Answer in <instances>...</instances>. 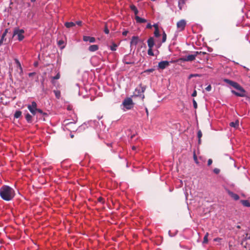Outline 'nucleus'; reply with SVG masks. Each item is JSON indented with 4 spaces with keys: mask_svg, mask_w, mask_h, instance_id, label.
I'll use <instances>...</instances> for the list:
<instances>
[{
    "mask_svg": "<svg viewBox=\"0 0 250 250\" xmlns=\"http://www.w3.org/2000/svg\"><path fill=\"white\" fill-rule=\"evenodd\" d=\"M15 195V190L9 186L3 185L0 188V197L4 201L12 200Z\"/></svg>",
    "mask_w": 250,
    "mask_h": 250,
    "instance_id": "nucleus-1",
    "label": "nucleus"
},
{
    "mask_svg": "<svg viewBox=\"0 0 250 250\" xmlns=\"http://www.w3.org/2000/svg\"><path fill=\"white\" fill-rule=\"evenodd\" d=\"M24 32L23 29L16 28L14 30L13 36V37H16L19 41H21L24 38Z\"/></svg>",
    "mask_w": 250,
    "mask_h": 250,
    "instance_id": "nucleus-2",
    "label": "nucleus"
},
{
    "mask_svg": "<svg viewBox=\"0 0 250 250\" xmlns=\"http://www.w3.org/2000/svg\"><path fill=\"white\" fill-rule=\"evenodd\" d=\"M201 52L196 51L193 54L189 55L185 57L181 58L180 60L183 62H191L194 61L196 57L201 53Z\"/></svg>",
    "mask_w": 250,
    "mask_h": 250,
    "instance_id": "nucleus-3",
    "label": "nucleus"
},
{
    "mask_svg": "<svg viewBox=\"0 0 250 250\" xmlns=\"http://www.w3.org/2000/svg\"><path fill=\"white\" fill-rule=\"evenodd\" d=\"M122 104L126 110L131 109L133 106V101L130 98L125 99Z\"/></svg>",
    "mask_w": 250,
    "mask_h": 250,
    "instance_id": "nucleus-4",
    "label": "nucleus"
},
{
    "mask_svg": "<svg viewBox=\"0 0 250 250\" xmlns=\"http://www.w3.org/2000/svg\"><path fill=\"white\" fill-rule=\"evenodd\" d=\"M224 81L225 82H226V83L229 84V85H230L231 86H232L235 89L243 91V88L238 83H237L235 82H233L232 81H231L230 80L227 79H224Z\"/></svg>",
    "mask_w": 250,
    "mask_h": 250,
    "instance_id": "nucleus-5",
    "label": "nucleus"
},
{
    "mask_svg": "<svg viewBox=\"0 0 250 250\" xmlns=\"http://www.w3.org/2000/svg\"><path fill=\"white\" fill-rule=\"evenodd\" d=\"M37 104L35 101L32 102L31 104H28L27 105L28 109L33 115H35L37 113Z\"/></svg>",
    "mask_w": 250,
    "mask_h": 250,
    "instance_id": "nucleus-6",
    "label": "nucleus"
},
{
    "mask_svg": "<svg viewBox=\"0 0 250 250\" xmlns=\"http://www.w3.org/2000/svg\"><path fill=\"white\" fill-rule=\"evenodd\" d=\"M186 25V21L184 20H181L177 23V27L181 31L185 29Z\"/></svg>",
    "mask_w": 250,
    "mask_h": 250,
    "instance_id": "nucleus-7",
    "label": "nucleus"
},
{
    "mask_svg": "<svg viewBox=\"0 0 250 250\" xmlns=\"http://www.w3.org/2000/svg\"><path fill=\"white\" fill-rule=\"evenodd\" d=\"M169 65V62L168 61H161L158 63V67L161 69H164Z\"/></svg>",
    "mask_w": 250,
    "mask_h": 250,
    "instance_id": "nucleus-8",
    "label": "nucleus"
},
{
    "mask_svg": "<svg viewBox=\"0 0 250 250\" xmlns=\"http://www.w3.org/2000/svg\"><path fill=\"white\" fill-rule=\"evenodd\" d=\"M123 62L127 64L134 63V62L130 59V56L129 55H126L124 57L123 59Z\"/></svg>",
    "mask_w": 250,
    "mask_h": 250,
    "instance_id": "nucleus-9",
    "label": "nucleus"
},
{
    "mask_svg": "<svg viewBox=\"0 0 250 250\" xmlns=\"http://www.w3.org/2000/svg\"><path fill=\"white\" fill-rule=\"evenodd\" d=\"M139 42V38L137 36H133L130 42V46H136Z\"/></svg>",
    "mask_w": 250,
    "mask_h": 250,
    "instance_id": "nucleus-10",
    "label": "nucleus"
},
{
    "mask_svg": "<svg viewBox=\"0 0 250 250\" xmlns=\"http://www.w3.org/2000/svg\"><path fill=\"white\" fill-rule=\"evenodd\" d=\"M83 40L84 42H89L91 43L95 42V41H96L94 37L86 36H84L83 37Z\"/></svg>",
    "mask_w": 250,
    "mask_h": 250,
    "instance_id": "nucleus-11",
    "label": "nucleus"
},
{
    "mask_svg": "<svg viewBox=\"0 0 250 250\" xmlns=\"http://www.w3.org/2000/svg\"><path fill=\"white\" fill-rule=\"evenodd\" d=\"M147 45L148 48H152L154 45V39L153 37H150L147 41Z\"/></svg>",
    "mask_w": 250,
    "mask_h": 250,
    "instance_id": "nucleus-12",
    "label": "nucleus"
},
{
    "mask_svg": "<svg viewBox=\"0 0 250 250\" xmlns=\"http://www.w3.org/2000/svg\"><path fill=\"white\" fill-rule=\"evenodd\" d=\"M228 193L235 200H238L239 199V196L237 194H235L230 190H228Z\"/></svg>",
    "mask_w": 250,
    "mask_h": 250,
    "instance_id": "nucleus-13",
    "label": "nucleus"
},
{
    "mask_svg": "<svg viewBox=\"0 0 250 250\" xmlns=\"http://www.w3.org/2000/svg\"><path fill=\"white\" fill-rule=\"evenodd\" d=\"M135 19L137 23H145L146 22V19L142 18L138 16H136Z\"/></svg>",
    "mask_w": 250,
    "mask_h": 250,
    "instance_id": "nucleus-14",
    "label": "nucleus"
},
{
    "mask_svg": "<svg viewBox=\"0 0 250 250\" xmlns=\"http://www.w3.org/2000/svg\"><path fill=\"white\" fill-rule=\"evenodd\" d=\"M99 49V46L98 45L94 44V45H91L88 48V50L90 52H95L97 50H98Z\"/></svg>",
    "mask_w": 250,
    "mask_h": 250,
    "instance_id": "nucleus-15",
    "label": "nucleus"
},
{
    "mask_svg": "<svg viewBox=\"0 0 250 250\" xmlns=\"http://www.w3.org/2000/svg\"><path fill=\"white\" fill-rule=\"evenodd\" d=\"M186 3V0H179L178 1V7L180 10H182Z\"/></svg>",
    "mask_w": 250,
    "mask_h": 250,
    "instance_id": "nucleus-16",
    "label": "nucleus"
},
{
    "mask_svg": "<svg viewBox=\"0 0 250 250\" xmlns=\"http://www.w3.org/2000/svg\"><path fill=\"white\" fill-rule=\"evenodd\" d=\"M130 8L132 11H133L135 16H137L139 11L137 7L134 5L131 4L130 5Z\"/></svg>",
    "mask_w": 250,
    "mask_h": 250,
    "instance_id": "nucleus-17",
    "label": "nucleus"
},
{
    "mask_svg": "<svg viewBox=\"0 0 250 250\" xmlns=\"http://www.w3.org/2000/svg\"><path fill=\"white\" fill-rule=\"evenodd\" d=\"M15 61L17 65V67L20 69V74H22L23 72V70L20 62L19 61L18 59H15Z\"/></svg>",
    "mask_w": 250,
    "mask_h": 250,
    "instance_id": "nucleus-18",
    "label": "nucleus"
},
{
    "mask_svg": "<svg viewBox=\"0 0 250 250\" xmlns=\"http://www.w3.org/2000/svg\"><path fill=\"white\" fill-rule=\"evenodd\" d=\"M229 125L231 127H233L235 128H237L239 126V121L238 120H236L235 122H231L229 124Z\"/></svg>",
    "mask_w": 250,
    "mask_h": 250,
    "instance_id": "nucleus-19",
    "label": "nucleus"
},
{
    "mask_svg": "<svg viewBox=\"0 0 250 250\" xmlns=\"http://www.w3.org/2000/svg\"><path fill=\"white\" fill-rule=\"evenodd\" d=\"M60 78V74L59 72H58V73H57V74H56V75L55 76L52 77L51 83H52V84L55 85V80L59 79Z\"/></svg>",
    "mask_w": 250,
    "mask_h": 250,
    "instance_id": "nucleus-20",
    "label": "nucleus"
},
{
    "mask_svg": "<svg viewBox=\"0 0 250 250\" xmlns=\"http://www.w3.org/2000/svg\"><path fill=\"white\" fill-rule=\"evenodd\" d=\"M25 119L28 123H31L32 122V117L29 113H27L25 115Z\"/></svg>",
    "mask_w": 250,
    "mask_h": 250,
    "instance_id": "nucleus-21",
    "label": "nucleus"
},
{
    "mask_svg": "<svg viewBox=\"0 0 250 250\" xmlns=\"http://www.w3.org/2000/svg\"><path fill=\"white\" fill-rule=\"evenodd\" d=\"M241 202L244 206L247 207H250V203L249 202V201L246 200H241Z\"/></svg>",
    "mask_w": 250,
    "mask_h": 250,
    "instance_id": "nucleus-22",
    "label": "nucleus"
},
{
    "mask_svg": "<svg viewBox=\"0 0 250 250\" xmlns=\"http://www.w3.org/2000/svg\"><path fill=\"white\" fill-rule=\"evenodd\" d=\"M75 24L73 22H66L65 23L64 25L67 28H70L73 27L75 25Z\"/></svg>",
    "mask_w": 250,
    "mask_h": 250,
    "instance_id": "nucleus-23",
    "label": "nucleus"
},
{
    "mask_svg": "<svg viewBox=\"0 0 250 250\" xmlns=\"http://www.w3.org/2000/svg\"><path fill=\"white\" fill-rule=\"evenodd\" d=\"M146 90V87L145 86H142L140 85L139 87H137L135 89V91L137 92L138 91H141V93H143Z\"/></svg>",
    "mask_w": 250,
    "mask_h": 250,
    "instance_id": "nucleus-24",
    "label": "nucleus"
},
{
    "mask_svg": "<svg viewBox=\"0 0 250 250\" xmlns=\"http://www.w3.org/2000/svg\"><path fill=\"white\" fill-rule=\"evenodd\" d=\"M118 47V45L116 44L115 43H112V45L109 46V48L112 51H116L117 50Z\"/></svg>",
    "mask_w": 250,
    "mask_h": 250,
    "instance_id": "nucleus-25",
    "label": "nucleus"
},
{
    "mask_svg": "<svg viewBox=\"0 0 250 250\" xmlns=\"http://www.w3.org/2000/svg\"><path fill=\"white\" fill-rule=\"evenodd\" d=\"M7 33V29H6L5 31L3 32V33L2 35L1 40L0 41V44H1L3 42V40L6 35V34Z\"/></svg>",
    "mask_w": 250,
    "mask_h": 250,
    "instance_id": "nucleus-26",
    "label": "nucleus"
},
{
    "mask_svg": "<svg viewBox=\"0 0 250 250\" xmlns=\"http://www.w3.org/2000/svg\"><path fill=\"white\" fill-rule=\"evenodd\" d=\"M202 136V133L200 130H199L197 132V137L198 138V143L199 144L201 143V139Z\"/></svg>",
    "mask_w": 250,
    "mask_h": 250,
    "instance_id": "nucleus-27",
    "label": "nucleus"
},
{
    "mask_svg": "<svg viewBox=\"0 0 250 250\" xmlns=\"http://www.w3.org/2000/svg\"><path fill=\"white\" fill-rule=\"evenodd\" d=\"M21 115V112L20 110L16 111L14 114V117L15 118H19Z\"/></svg>",
    "mask_w": 250,
    "mask_h": 250,
    "instance_id": "nucleus-28",
    "label": "nucleus"
},
{
    "mask_svg": "<svg viewBox=\"0 0 250 250\" xmlns=\"http://www.w3.org/2000/svg\"><path fill=\"white\" fill-rule=\"evenodd\" d=\"M54 93L57 98L59 99L61 96V92L58 90H54Z\"/></svg>",
    "mask_w": 250,
    "mask_h": 250,
    "instance_id": "nucleus-29",
    "label": "nucleus"
},
{
    "mask_svg": "<svg viewBox=\"0 0 250 250\" xmlns=\"http://www.w3.org/2000/svg\"><path fill=\"white\" fill-rule=\"evenodd\" d=\"M208 233L207 232L205 234L204 237L203 243H208Z\"/></svg>",
    "mask_w": 250,
    "mask_h": 250,
    "instance_id": "nucleus-30",
    "label": "nucleus"
},
{
    "mask_svg": "<svg viewBox=\"0 0 250 250\" xmlns=\"http://www.w3.org/2000/svg\"><path fill=\"white\" fill-rule=\"evenodd\" d=\"M147 54L148 55L151 56H153L154 55L153 52L152 51V48H148V49L147 51Z\"/></svg>",
    "mask_w": 250,
    "mask_h": 250,
    "instance_id": "nucleus-31",
    "label": "nucleus"
},
{
    "mask_svg": "<svg viewBox=\"0 0 250 250\" xmlns=\"http://www.w3.org/2000/svg\"><path fill=\"white\" fill-rule=\"evenodd\" d=\"M200 75L198 74H191L189 75L188 78L191 79L192 77H200Z\"/></svg>",
    "mask_w": 250,
    "mask_h": 250,
    "instance_id": "nucleus-32",
    "label": "nucleus"
},
{
    "mask_svg": "<svg viewBox=\"0 0 250 250\" xmlns=\"http://www.w3.org/2000/svg\"><path fill=\"white\" fill-rule=\"evenodd\" d=\"M154 36L156 37H159L160 36V35L159 29L158 30H155L154 32Z\"/></svg>",
    "mask_w": 250,
    "mask_h": 250,
    "instance_id": "nucleus-33",
    "label": "nucleus"
},
{
    "mask_svg": "<svg viewBox=\"0 0 250 250\" xmlns=\"http://www.w3.org/2000/svg\"><path fill=\"white\" fill-rule=\"evenodd\" d=\"M167 39V35L165 32H163V39H162V42H166Z\"/></svg>",
    "mask_w": 250,
    "mask_h": 250,
    "instance_id": "nucleus-34",
    "label": "nucleus"
},
{
    "mask_svg": "<svg viewBox=\"0 0 250 250\" xmlns=\"http://www.w3.org/2000/svg\"><path fill=\"white\" fill-rule=\"evenodd\" d=\"M104 32L105 34H109V30H108V29L107 28V26L105 25V28H104Z\"/></svg>",
    "mask_w": 250,
    "mask_h": 250,
    "instance_id": "nucleus-35",
    "label": "nucleus"
},
{
    "mask_svg": "<svg viewBox=\"0 0 250 250\" xmlns=\"http://www.w3.org/2000/svg\"><path fill=\"white\" fill-rule=\"evenodd\" d=\"M231 92H232V93H233L234 94H235V95H236V96H242V95H241V94H239V93H238V92H237L235 91L234 90H232V91H231Z\"/></svg>",
    "mask_w": 250,
    "mask_h": 250,
    "instance_id": "nucleus-36",
    "label": "nucleus"
},
{
    "mask_svg": "<svg viewBox=\"0 0 250 250\" xmlns=\"http://www.w3.org/2000/svg\"><path fill=\"white\" fill-rule=\"evenodd\" d=\"M193 104L194 108L195 109L197 108V104L194 99L193 100Z\"/></svg>",
    "mask_w": 250,
    "mask_h": 250,
    "instance_id": "nucleus-37",
    "label": "nucleus"
},
{
    "mask_svg": "<svg viewBox=\"0 0 250 250\" xmlns=\"http://www.w3.org/2000/svg\"><path fill=\"white\" fill-rule=\"evenodd\" d=\"M213 172L215 174H218L220 172V169L217 168H215L213 169Z\"/></svg>",
    "mask_w": 250,
    "mask_h": 250,
    "instance_id": "nucleus-38",
    "label": "nucleus"
},
{
    "mask_svg": "<svg viewBox=\"0 0 250 250\" xmlns=\"http://www.w3.org/2000/svg\"><path fill=\"white\" fill-rule=\"evenodd\" d=\"M206 90L207 91H210L211 90V85L209 84L208 85L206 88Z\"/></svg>",
    "mask_w": 250,
    "mask_h": 250,
    "instance_id": "nucleus-39",
    "label": "nucleus"
},
{
    "mask_svg": "<svg viewBox=\"0 0 250 250\" xmlns=\"http://www.w3.org/2000/svg\"><path fill=\"white\" fill-rule=\"evenodd\" d=\"M154 70V69H153V68L148 69L146 70L145 71V72L151 73V72H152Z\"/></svg>",
    "mask_w": 250,
    "mask_h": 250,
    "instance_id": "nucleus-40",
    "label": "nucleus"
},
{
    "mask_svg": "<svg viewBox=\"0 0 250 250\" xmlns=\"http://www.w3.org/2000/svg\"><path fill=\"white\" fill-rule=\"evenodd\" d=\"M142 93H141V91H138L137 92H136L135 91V94L136 95V96H140V95H141Z\"/></svg>",
    "mask_w": 250,
    "mask_h": 250,
    "instance_id": "nucleus-41",
    "label": "nucleus"
},
{
    "mask_svg": "<svg viewBox=\"0 0 250 250\" xmlns=\"http://www.w3.org/2000/svg\"><path fill=\"white\" fill-rule=\"evenodd\" d=\"M128 33V31L127 30H125L123 32L122 34L124 36H126Z\"/></svg>",
    "mask_w": 250,
    "mask_h": 250,
    "instance_id": "nucleus-42",
    "label": "nucleus"
},
{
    "mask_svg": "<svg viewBox=\"0 0 250 250\" xmlns=\"http://www.w3.org/2000/svg\"><path fill=\"white\" fill-rule=\"evenodd\" d=\"M153 26V25H152L150 23H148L147 25H146V28H148V29H150L152 28V27Z\"/></svg>",
    "mask_w": 250,
    "mask_h": 250,
    "instance_id": "nucleus-43",
    "label": "nucleus"
},
{
    "mask_svg": "<svg viewBox=\"0 0 250 250\" xmlns=\"http://www.w3.org/2000/svg\"><path fill=\"white\" fill-rule=\"evenodd\" d=\"M37 112H38L40 114H44L45 113L43 112L42 110L40 109H39V108H37Z\"/></svg>",
    "mask_w": 250,
    "mask_h": 250,
    "instance_id": "nucleus-44",
    "label": "nucleus"
},
{
    "mask_svg": "<svg viewBox=\"0 0 250 250\" xmlns=\"http://www.w3.org/2000/svg\"><path fill=\"white\" fill-rule=\"evenodd\" d=\"M153 26L154 27L155 30H158L159 29L158 24H156H156H154L153 25Z\"/></svg>",
    "mask_w": 250,
    "mask_h": 250,
    "instance_id": "nucleus-45",
    "label": "nucleus"
},
{
    "mask_svg": "<svg viewBox=\"0 0 250 250\" xmlns=\"http://www.w3.org/2000/svg\"><path fill=\"white\" fill-rule=\"evenodd\" d=\"M196 95H197V92H196V90H194L192 94V96L195 97V96H196Z\"/></svg>",
    "mask_w": 250,
    "mask_h": 250,
    "instance_id": "nucleus-46",
    "label": "nucleus"
},
{
    "mask_svg": "<svg viewBox=\"0 0 250 250\" xmlns=\"http://www.w3.org/2000/svg\"><path fill=\"white\" fill-rule=\"evenodd\" d=\"M212 163V161L211 159H209L208 161V166H210Z\"/></svg>",
    "mask_w": 250,
    "mask_h": 250,
    "instance_id": "nucleus-47",
    "label": "nucleus"
},
{
    "mask_svg": "<svg viewBox=\"0 0 250 250\" xmlns=\"http://www.w3.org/2000/svg\"><path fill=\"white\" fill-rule=\"evenodd\" d=\"M82 21H78L76 22V23L77 24H78V25H82Z\"/></svg>",
    "mask_w": 250,
    "mask_h": 250,
    "instance_id": "nucleus-48",
    "label": "nucleus"
},
{
    "mask_svg": "<svg viewBox=\"0 0 250 250\" xmlns=\"http://www.w3.org/2000/svg\"><path fill=\"white\" fill-rule=\"evenodd\" d=\"M35 74V73L32 72V73H29L28 75L29 77H31V76L34 75Z\"/></svg>",
    "mask_w": 250,
    "mask_h": 250,
    "instance_id": "nucleus-49",
    "label": "nucleus"
},
{
    "mask_svg": "<svg viewBox=\"0 0 250 250\" xmlns=\"http://www.w3.org/2000/svg\"><path fill=\"white\" fill-rule=\"evenodd\" d=\"M146 112L147 116H148V111L147 108H146Z\"/></svg>",
    "mask_w": 250,
    "mask_h": 250,
    "instance_id": "nucleus-50",
    "label": "nucleus"
},
{
    "mask_svg": "<svg viewBox=\"0 0 250 250\" xmlns=\"http://www.w3.org/2000/svg\"><path fill=\"white\" fill-rule=\"evenodd\" d=\"M132 150H135L136 149V146H133L132 147Z\"/></svg>",
    "mask_w": 250,
    "mask_h": 250,
    "instance_id": "nucleus-51",
    "label": "nucleus"
},
{
    "mask_svg": "<svg viewBox=\"0 0 250 250\" xmlns=\"http://www.w3.org/2000/svg\"><path fill=\"white\" fill-rule=\"evenodd\" d=\"M194 160L196 162V163H197V158H196V156L195 155L194 156Z\"/></svg>",
    "mask_w": 250,
    "mask_h": 250,
    "instance_id": "nucleus-52",
    "label": "nucleus"
},
{
    "mask_svg": "<svg viewBox=\"0 0 250 250\" xmlns=\"http://www.w3.org/2000/svg\"><path fill=\"white\" fill-rule=\"evenodd\" d=\"M102 200V198H99V201L100 202H101V201Z\"/></svg>",
    "mask_w": 250,
    "mask_h": 250,
    "instance_id": "nucleus-53",
    "label": "nucleus"
},
{
    "mask_svg": "<svg viewBox=\"0 0 250 250\" xmlns=\"http://www.w3.org/2000/svg\"><path fill=\"white\" fill-rule=\"evenodd\" d=\"M36 1V0H31V1L32 2H34Z\"/></svg>",
    "mask_w": 250,
    "mask_h": 250,
    "instance_id": "nucleus-54",
    "label": "nucleus"
},
{
    "mask_svg": "<svg viewBox=\"0 0 250 250\" xmlns=\"http://www.w3.org/2000/svg\"><path fill=\"white\" fill-rule=\"evenodd\" d=\"M61 43H62V42L60 41L59 42V44H60Z\"/></svg>",
    "mask_w": 250,
    "mask_h": 250,
    "instance_id": "nucleus-55",
    "label": "nucleus"
}]
</instances>
